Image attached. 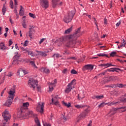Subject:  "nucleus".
<instances>
[{
	"label": "nucleus",
	"mask_w": 126,
	"mask_h": 126,
	"mask_svg": "<svg viewBox=\"0 0 126 126\" xmlns=\"http://www.w3.org/2000/svg\"><path fill=\"white\" fill-rule=\"evenodd\" d=\"M80 30H81V27L78 28L77 30H75V32L72 34L64 36L62 38V40L63 42L66 41L64 44V46H65L66 48H70V47H73V46L76 44L77 34L80 32Z\"/></svg>",
	"instance_id": "nucleus-1"
},
{
	"label": "nucleus",
	"mask_w": 126,
	"mask_h": 126,
	"mask_svg": "<svg viewBox=\"0 0 126 126\" xmlns=\"http://www.w3.org/2000/svg\"><path fill=\"white\" fill-rule=\"evenodd\" d=\"M29 107V102L23 104V109H21L20 119H28L29 117H35V115L32 110H28L27 108Z\"/></svg>",
	"instance_id": "nucleus-2"
},
{
	"label": "nucleus",
	"mask_w": 126,
	"mask_h": 126,
	"mask_svg": "<svg viewBox=\"0 0 126 126\" xmlns=\"http://www.w3.org/2000/svg\"><path fill=\"white\" fill-rule=\"evenodd\" d=\"M28 85L30 88H32L33 91H35L36 87L38 85V82L36 80L31 79L28 81Z\"/></svg>",
	"instance_id": "nucleus-3"
},
{
	"label": "nucleus",
	"mask_w": 126,
	"mask_h": 126,
	"mask_svg": "<svg viewBox=\"0 0 126 126\" xmlns=\"http://www.w3.org/2000/svg\"><path fill=\"white\" fill-rule=\"evenodd\" d=\"M89 108H90V106H87V108L84 110V112L79 116L78 118L79 120H81V119H84V118L86 117V116L88 115L89 112L91 111V109H89Z\"/></svg>",
	"instance_id": "nucleus-4"
},
{
	"label": "nucleus",
	"mask_w": 126,
	"mask_h": 126,
	"mask_svg": "<svg viewBox=\"0 0 126 126\" xmlns=\"http://www.w3.org/2000/svg\"><path fill=\"white\" fill-rule=\"evenodd\" d=\"M76 81V80L73 79L71 81V82L70 83L68 84V85L67 86V88L65 90V93H69V92L71 91L72 89H73V88H72V85Z\"/></svg>",
	"instance_id": "nucleus-5"
},
{
	"label": "nucleus",
	"mask_w": 126,
	"mask_h": 126,
	"mask_svg": "<svg viewBox=\"0 0 126 126\" xmlns=\"http://www.w3.org/2000/svg\"><path fill=\"white\" fill-rule=\"evenodd\" d=\"M94 66V65L91 64H86L83 67L82 70L83 71H85L86 70H90L91 71V70H93Z\"/></svg>",
	"instance_id": "nucleus-6"
},
{
	"label": "nucleus",
	"mask_w": 126,
	"mask_h": 126,
	"mask_svg": "<svg viewBox=\"0 0 126 126\" xmlns=\"http://www.w3.org/2000/svg\"><path fill=\"white\" fill-rule=\"evenodd\" d=\"M63 2H60V0H52V7L56 8L57 6H62Z\"/></svg>",
	"instance_id": "nucleus-7"
},
{
	"label": "nucleus",
	"mask_w": 126,
	"mask_h": 126,
	"mask_svg": "<svg viewBox=\"0 0 126 126\" xmlns=\"http://www.w3.org/2000/svg\"><path fill=\"white\" fill-rule=\"evenodd\" d=\"M8 95L7 98L9 99H14V97H15V90L13 89H11L8 92Z\"/></svg>",
	"instance_id": "nucleus-8"
},
{
	"label": "nucleus",
	"mask_w": 126,
	"mask_h": 126,
	"mask_svg": "<svg viewBox=\"0 0 126 126\" xmlns=\"http://www.w3.org/2000/svg\"><path fill=\"white\" fill-rule=\"evenodd\" d=\"M44 106H45V103L39 102L38 105L36 108L37 110L39 113H43L44 112Z\"/></svg>",
	"instance_id": "nucleus-9"
},
{
	"label": "nucleus",
	"mask_w": 126,
	"mask_h": 126,
	"mask_svg": "<svg viewBox=\"0 0 126 126\" xmlns=\"http://www.w3.org/2000/svg\"><path fill=\"white\" fill-rule=\"evenodd\" d=\"M2 116L6 123H7L8 120H10L11 117L8 111H4L2 114Z\"/></svg>",
	"instance_id": "nucleus-10"
},
{
	"label": "nucleus",
	"mask_w": 126,
	"mask_h": 126,
	"mask_svg": "<svg viewBox=\"0 0 126 126\" xmlns=\"http://www.w3.org/2000/svg\"><path fill=\"white\" fill-rule=\"evenodd\" d=\"M40 3L43 8H48V0H40Z\"/></svg>",
	"instance_id": "nucleus-11"
},
{
	"label": "nucleus",
	"mask_w": 126,
	"mask_h": 126,
	"mask_svg": "<svg viewBox=\"0 0 126 126\" xmlns=\"http://www.w3.org/2000/svg\"><path fill=\"white\" fill-rule=\"evenodd\" d=\"M73 18H72L70 16V14H69V13H68L67 16H64V17L63 18V21L65 22V23H69V22H70V21H71L72 20Z\"/></svg>",
	"instance_id": "nucleus-12"
},
{
	"label": "nucleus",
	"mask_w": 126,
	"mask_h": 126,
	"mask_svg": "<svg viewBox=\"0 0 126 126\" xmlns=\"http://www.w3.org/2000/svg\"><path fill=\"white\" fill-rule=\"evenodd\" d=\"M118 70H119L120 71H122V69L118 67H114L107 69L108 72H115V71L116 72H119Z\"/></svg>",
	"instance_id": "nucleus-13"
},
{
	"label": "nucleus",
	"mask_w": 126,
	"mask_h": 126,
	"mask_svg": "<svg viewBox=\"0 0 126 126\" xmlns=\"http://www.w3.org/2000/svg\"><path fill=\"white\" fill-rule=\"evenodd\" d=\"M112 63H102L98 65V66H101V67H104L103 69H105V68H107V67H110V66H111Z\"/></svg>",
	"instance_id": "nucleus-14"
},
{
	"label": "nucleus",
	"mask_w": 126,
	"mask_h": 126,
	"mask_svg": "<svg viewBox=\"0 0 126 126\" xmlns=\"http://www.w3.org/2000/svg\"><path fill=\"white\" fill-rule=\"evenodd\" d=\"M12 102H13V99L12 98H9L7 97V100L5 103L6 106H7V107H9L11 104H12Z\"/></svg>",
	"instance_id": "nucleus-15"
},
{
	"label": "nucleus",
	"mask_w": 126,
	"mask_h": 126,
	"mask_svg": "<svg viewBox=\"0 0 126 126\" xmlns=\"http://www.w3.org/2000/svg\"><path fill=\"white\" fill-rule=\"evenodd\" d=\"M0 49L2 51H4V50H7V47L5 46L4 42H1L0 43Z\"/></svg>",
	"instance_id": "nucleus-16"
},
{
	"label": "nucleus",
	"mask_w": 126,
	"mask_h": 126,
	"mask_svg": "<svg viewBox=\"0 0 126 126\" xmlns=\"http://www.w3.org/2000/svg\"><path fill=\"white\" fill-rule=\"evenodd\" d=\"M48 85H49L48 92H52L54 90V87H55V86H53V84H50V82L48 83Z\"/></svg>",
	"instance_id": "nucleus-17"
},
{
	"label": "nucleus",
	"mask_w": 126,
	"mask_h": 126,
	"mask_svg": "<svg viewBox=\"0 0 126 126\" xmlns=\"http://www.w3.org/2000/svg\"><path fill=\"white\" fill-rule=\"evenodd\" d=\"M116 87H119V88H123L124 87V85L123 84H114L113 85V87H111V88H115Z\"/></svg>",
	"instance_id": "nucleus-18"
},
{
	"label": "nucleus",
	"mask_w": 126,
	"mask_h": 126,
	"mask_svg": "<svg viewBox=\"0 0 126 126\" xmlns=\"http://www.w3.org/2000/svg\"><path fill=\"white\" fill-rule=\"evenodd\" d=\"M63 104L65 107H67V108H70V107H71V103L70 102L67 103V102H64V101H63Z\"/></svg>",
	"instance_id": "nucleus-19"
},
{
	"label": "nucleus",
	"mask_w": 126,
	"mask_h": 126,
	"mask_svg": "<svg viewBox=\"0 0 126 126\" xmlns=\"http://www.w3.org/2000/svg\"><path fill=\"white\" fill-rule=\"evenodd\" d=\"M75 108L77 109H83V108H85V107H88L87 105H75Z\"/></svg>",
	"instance_id": "nucleus-20"
},
{
	"label": "nucleus",
	"mask_w": 126,
	"mask_h": 126,
	"mask_svg": "<svg viewBox=\"0 0 126 126\" xmlns=\"http://www.w3.org/2000/svg\"><path fill=\"white\" fill-rule=\"evenodd\" d=\"M52 102L53 103V104L55 105V106H57V107H61V104H60V102H59V101L54 102V98H52Z\"/></svg>",
	"instance_id": "nucleus-21"
},
{
	"label": "nucleus",
	"mask_w": 126,
	"mask_h": 126,
	"mask_svg": "<svg viewBox=\"0 0 126 126\" xmlns=\"http://www.w3.org/2000/svg\"><path fill=\"white\" fill-rule=\"evenodd\" d=\"M20 57V55L18 54V52L15 53V56L13 57L14 60H18Z\"/></svg>",
	"instance_id": "nucleus-22"
},
{
	"label": "nucleus",
	"mask_w": 126,
	"mask_h": 126,
	"mask_svg": "<svg viewBox=\"0 0 126 126\" xmlns=\"http://www.w3.org/2000/svg\"><path fill=\"white\" fill-rule=\"evenodd\" d=\"M106 78H107V79L104 80V83H108V82H111V81H112L111 76L107 77Z\"/></svg>",
	"instance_id": "nucleus-23"
},
{
	"label": "nucleus",
	"mask_w": 126,
	"mask_h": 126,
	"mask_svg": "<svg viewBox=\"0 0 126 126\" xmlns=\"http://www.w3.org/2000/svg\"><path fill=\"white\" fill-rule=\"evenodd\" d=\"M98 57H106V58H109L108 55L104 53H99L96 55Z\"/></svg>",
	"instance_id": "nucleus-24"
},
{
	"label": "nucleus",
	"mask_w": 126,
	"mask_h": 126,
	"mask_svg": "<svg viewBox=\"0 0 126 126\" xmlns=\"http://www.w3.org/2000/svg\"><path fill=\"white\" fill-rule=\"evenodd\" d=\"M120 101L124 103L126 102V94L120 98Z\"/></svg>",
	"instance_id": "nucleus-25"
},
{
	"label": "nucleus",
	"mask_w": 126,
	"mask_h": 126,
	"mask_svg": "<svg viewBox=\"0 0 126 126\" xmlns=\"http://www.w3.org/2000/svg\"><path fill=\"white\" fill-rule=\"evenodd\" d=\"M72 31V26H71L70 28L68 29L66 31H65V34H69Z\"/></svg>",
	"instance_id": "nucleus-26"
},
{
	"label": "nucleus",
	"mask_w": 126,
	"mask_h": 126,
	"mask_svg": "<svg viewBox=\"0 0 126 126\" xmlns=\"http://www.w3.org/2000/svg\"><path fill=\"white\" fill-rule=\"evenodd\" d=\"M34 121L37 126H41V124H40V121H39V119H38V118L35 117V118L34 119Z\"/></svg>",
	"instance_id": "nucleus-27"
},
{
	"label": "nucleus",
	"mask_w": 126,
	"mask_h": 126,
	"mask_svg": "<svg viewBox=\"0 0 126 126\" xmlns=\"http://www.w3.org/2000/svg\"><path fill=\"white\" fill-rule=\"evenodd\" d=\"M2 12L3 15H4V14H5V13L6 12V7H5V4H3V6L2 9Z\"/></svg>",
	"instance_id": "nucleus-28"
},
{
	"label": "nucleus",
	"mask_w": 126,
	"mask_h": 126,
	"mask_svg": "<svg viewBox=\"0 0 126 126\" xmlns=\"http://www.w3.org/2000/svg\"><path fill=\"white\" fill-rule=\"evenodd\" d=\"M111 81H116V80H118V77L117 76H111Z\"/></svg>",
	"instance_id": "nucleus-29"
},
{
	"label": "nucleus",
	"mask_w": 126,
	"mask_h": 126,
	"mask_svg": "<svg viewBox=\"0 0 126 126\" xmlns=\"http://www.w3.org/2000/svg\"><path fill=\"white\" fill-rule=\"evenodd\" d=\"M38 55H40V56H42V57H46L47 56V54L46 52H39Z\"/></svg>",
	"instance_id": "nucleus-30"
},
{
	"label": "nucleus",
	"mask_w": 126,
	"mask_h": 126,
	"mask_svg": "<svg viewBox=\"0 0 126 126\" xmlns=\"http://www.w3.org/2000/svg\"><path fill=\"white\" fill-rule=\"evenodd\" d=\"M69 14H70L72 18H73L74 15H75V10H72L71 13H69Z\"/></svg>",
	"instance_id": "nucleus-31"
},
{
	"label": "nucleus",
	"mask_w": 126,
	"mask_h": 126,
	"mask_svg": "<svg viewBox=\"0 0 126 126\" xmlns=\"http://www.w3.org/2000/svg\"><path fill=\"white\" fill-rule=\"evenodd\" d=\"M19 63V61H18V60L14 59L13 61V64H14L15 65L16 64H18Z\"/></svg>",
	"instance_id": "nucleus-32"
},
{
	"label": "nucleus",
	"mask_w": 126,
	"mask_h": 126,
	"mask_svg": "<svg viewBox=\"0 0 126 126\" xmlns=\"http://www.w3.org/2000/svg\"><path fill=\"white\" fill-rule=\"evenodd\" d=\"M30 64H31V65H32V66H33V67H34V68H37V66H36V64H35V63H34V62L33 61H31L30 62Z\"/></svg>",
	"instance_id": "nucleus-33"
},
{
	"label": "nucleus",
	"mask_w": 126,
	"mask_h": 126,
	"mask_svg": "<svg viewBox=\"0 0 126 126\" xmlns=\"http://www.w3.org/2000/svg\"><path fill=\"white\" fill-rule=\"evenodd\" d=\"M22 52H24V53H28V54L30 53V50L28 49L22 48Z\"/></svg>",
	"instance_id": "nucleus-34"
},
{
	"label": "nucleus",
	"mask_w": 126,
	"mask_h": 126,
	"mask_svg": "<svg viewBox=\"0 0 126 126\" xmlns=\"http://www.w3.org/2000/svg\"><path fill=\"white\" fill-rule=\"evenodd\" d=\"M116 55H117V52H115V51H112V52L110 54V57H115V56H116Z\"/></svg>",
	"instance_id": "nucleus-35"
},
{
	"label": "nucleus",
	"mask_w": 126,
	"mask_h": 126,
	"mask_svg": "<svg viewBox=\"0 0 126 126\" xmlns=\"http://www.w3.org/2000/svg\"><path fill=\"white\" fill-rule=\"evenodd\" d=\"M96 98L97 100H100V99H103L104 98V95H96Z\"/></svg>",
	"instance_id": "nucleus-36"
},
{
	"label": "nucleus",
	"mask_w": 126,
	"mask_h": 126,
	"mask_svg": "<svg viewBox=\"0 0 126 126\" xmlns=\"http://www.w3.org/2000/svg\"><path fill=\"white\" fill-rule=\"evenodd\" d=\"M107 104L108 103H105V102H102L101 103L100 105H98V107L99 108H102L103 107H104V106H105V105H107Z\"/></svg>",
	"instance_id": "nucleus-37"
},
{
	"label": "nucleus",
	"mask_w": 126,
	"mask_h": 126,
	"mask_svg": "<svg viewBox=\"0 0 126 126\" xmlns=\"http://www.w3.org/2000/svg\"><path fill=\"white\" fill-rule=\"evenodd\" d=\"M63 40H62V38L61 39H57L55 41H54V43H60V44H63Z\"/></svg>",
	"instance_id": "nucleus-38"
},
{
	"label": "nucleus",
	"mask_w": 126,
	"mask_h": 126,
	"mask_svg": "<svg viewBox=\"0 0 126 126\" xmlns=\"http://www.w3.org/2000/svg\"><path fill=\"white\" fill-rule=\"evenodd\" d=\"M71 74H77V71L75 69H73L71 70Z\"/></svg>",
	"instance_id": "nucleus-39"
},
{
	"label": "nucleus",
	"mask_w": 126,
	"mask_h": 126,
	"mask_svg": "<svg viewBox=\"0 0 126 126\" xmlns=\"http://www.w3.org/2000/svg\"><path fill=\"white\" fill-rule=\"evenodd\" d=\"M12 75H13V73H12L11 72H9L8 74L6 75V76H7L8 77H11Z\"/></svg>",
	"instance_id": "nucleus-40"
},
{
	"label": "nucleus",
	"mask_w": 126,
	"mask_h": 126,
	"mask_svg": "<svg viewBox=\"0 0 126 126\" xmlns=\"http://www.w3.org/2000/svg\"><path fill=\"white\" fill-rule=\"evenodd\" d=\"M29 15H30V17H32V18H36V16L32 13H29Z\"/></svg>",
	"instance_id": "nucleus-41"
},
{
	"label": "nucleus",
	"mask_w": 126,
	"mask_h": 126,
	"mask_svg": "<svg viewBox=\"0 0 126 126\" xmlns=\"http://www.w3.org/2000/svg\"><path fill=\"white\" fill-rule=\"evenodd\" d=\"M19 15H20V16H23V15H24V12H23V10H20Z\"/></svg>",
	"instance_id": "nucleus-42"
},
{
	"label": "nucleus",
	"mask_w": 126,
	"mask_h": 126,
	"mask_svg": "<svg viewBox=\"0 0 126 126\" xmlns=\"http://www.w3.org/2000/svg\"><path fill=\"white\" fill-rule=\"evenodd\" d=\"M58 80H57V79H55L54 81L53 82H50V84H53V85L55 86V84H57V82Z\"/></svg>",
	"instance_id": "nucleus-43"
},
{
	"label": "nucleus",
	"mask_w": 126,
	"mask_h": 126,
	"mask_svg": "<svg viewBox=\"0 0 126 126\" xmlns=\"http://www.w3.org/2000/svg\"><path fill=\"white\" fill-rule=\"evenodd\" d=\"M46 70H47V69L44 67H42L40 69V71H41V72H47V71Z\"/></svg>",
	"instance_id": "nucleus-44"
},
{
	"label": "nucleus",
	"mask_w": 126,
	"mask_h": 126,
	"mask_svg": "<svg viewBox=\"0 0 126 126\" xmlns=\"http://www.w3.org/2000/svg\"><path fill=\"white\" fill-rule=\"evenodd\" d=\"M10 5L11 8L13 9V1H12V0L10 1Z\"/></svg>",
	"instance_id": "nucleus-45"
},
{
	"label": "nucleus",
	"mask_w": 126,
	"mask_h": 126,
	"mask_svg": "<svg viewBox=\"0 0 126 126\" xmlns=\"http://www.w3.org/2000/svg\"><path fill=\"white\" fill-rule=\"evenodd\" d=\"M32 35H33V34L32 33V32L31 31H30V32H29V37L31 38V39H32V37H33V36H32Z\"/></svg>",
	"instance_id": "nucleus-46"
},
{
	"label": "nucleus",
	"mask_w": 126,
	"mask_h": 126,
	"mask_svg": "<svg viewBox=\"0 0 126 126\" xmlns=\"http://www.w3.org/2000/svg\"><path fill=\"white\" fill-rule=\"evenodd\" d=\"M122 44L120 45L121 48H122V47H126V42H122Z\"/></svg>",
	"instance_id": "nucleus-47"
},
{
	"label": "nucleus",
	"mask_w": 126,
	"mask_h": 126,
	"mask_svg": "<svg viewBox=\"0 0 126 126\" xmlns=\"http://www.w3.org/2000/svg\"><path fill=\"white\" fill-rule=\"evenodd\" d=\"M107 72H108V70H105L104 72H102L101 73H100V74H102V75H105V74H106V73H107Z\"/></svg>",
	"instance_id": "nucleus-48"
},
{
	"label": "nucleus",
	"mask_w": 126,
	"mask_h": 126,
	"mask_svg": "<svg viewBox=\"0 0 126 126\" xmlns=\"http://www.w3.org/2000/svg\"><path fill=\"white\" fill-rule=\"evenodd\" d=\"M63 73H64V74H66V72H67V68H65L63 71Z\"/></svg>",
	"instance_id": "nucleus-49"
},
{
	"label": "nucleus",
	"mask_w": 126,
	"mask_h": 126,
	"mask_svg": "<svg viewBox=\"0 0 126 126\" xmlns=\"http://www.w3.org/2000/svg\"><path fill=\"white\" fill-rule=\"evenodd\" d=\"M27 45H28V40H26L24 44V47H27Z\"/></svg>",
	"instance_id": "nucleus-50"
},
{
	"label": "nucleus",
	"mask_w": 126,
	"mask_h": 126,
	"mask_svg": "<svg viewBox=\"0 0 126 126\" xmlns=\"http://www.w3.org/2000/svg\"><path fill=\"white\" fill-rule=\"evenodd\" d=\"M30 53H28V55H30L31 57H34V53H33V51H30Z\"/></svg>",
	"instance_id": "nucleus-51"
},
{
	"label": "nucleus",
	"mask_w": 126,
	"mask_h": 126,
	"mask_svg": "<svg viewBox=\"0 0 126 126\" xmlns=\"http://www.w3.org/2000/svg\"><path fill=\"white\" fill-rule=\"evenodd\" d=\"M54 57H56L57 59H59V58H60V57H62L61 56H60V54H55L54 55Z\"/></svg>",
	"instance_id": "nucleus-52"
},
{
	"label": "nucleus",
	"mask_w": 126,
	"mask_h": 126,
	"mask_svg": "<svg viewBox=\"0 0 126 126\" xmlns=\"http://www.w3.org/2000/svg\"><path fill=\"white\" fill-rule=\"evenodd\" d=\"M45 40H46V38H42L41 39L40 41L39 42V44H42V43H43V42H44V41H45Z\"/></svg>",
	"instance_id": "nucleus-53"
},
{
	"label": "nucleus",
	"mask_w": 126,
	"mask_h": 126,
	"mask_svg": "<svg viewBox=\"0 0 126 126\" xmlns=\"http://www.w3.org/2000/svg\"><path fill=\"white\" fill-rule=\"evenodd\" d=\"M119 104V102H112L111 103V105H118Z\"/></svg>",
	"instance_id": "nucleus-54"
},
{
	"label": "nucleus",
	"mask_w": 126,
	"mask_h": 126,
	"mask_svg": "<svg viewBox=\"0 0 126 126\" xmlns=\"http://www.w3.org/2000/svg\"><path fill=\"white\" fill-rule=\"evenodd\" d=\"M63 55H65V54L66 55H69L70 53L69 52H67V51L65 50L64 51V52L63 53Z\"/></svg>",
	"instance_id": "nucleus-55"
},
{
	"label": "nucleus",
	"mask_w": 126,
	"mask_h": 126,
	"mask_svg": "<svg viewBox=\"0 0 126 126\" xmlns=\"http://www.w3.org/2000/svg\"><path fill=\"white\" fill-rule=\"evenodd\" d=\"M121 21H119V22H118L116 24V27H119V26H120V25H121Z\"/></svg>",
	"instance_id": "nucleus-56"
},
{
	"label": "nucleus",
	"mask_w": 126,
	"mask_h": 126,
	"mask_svg": "<svg viewBox=\"0 0 126 126\" xmlns=\"http://www.w3.org/2000/svg\"><path fill=\"white\" fill-rule=\"evenodd\" d=\"M63 120L64 122H66V121H67V118H66L65 116H64V115H63Z\"/></svg>",
	"instance_id": "nucleus-57"
},
{
	"label": "nucleus",
	"mask_w": 126,
	"mask_h": 126,
	"mask_svg": "<svg viewBox=\"0 0 126 126\" xmlns=\"http://www.w3.org/2000/svg\"><path fill=\"white\" fill-rule=\"evenodd\" d=\"M117 108H113L111 110V112H116L117 111Z\"/></svg>",
	"instance_id": "nucleus-58"
},
{
	"label": "nucleus",
	"mask_w": 126,
	"mask_h": 126,
	"mask_svg": "<svg viewBox=\"0 0 126 126\" xmlns=\"http://www.w3.org/2000/svg\"><path fill=\"white\" fill-rule=\"evenodd\" d=\"M84 98V97L79 96V94H78V100H82Z\"/></svg>",
	"instance_id": "nucleus-59"
},
{
	"label": "nucleus",
	"mask_w": 126,
	"mask_h": 126,
	"mask_svg": "<svg viewBox=\"0 0 126 126\" xmlns=\"http://www.w3.org/2000/svg\"><path fill=\"white\" fill-rule=\"evenodd\" d=\"M13 42H12V40L11 39H10L9 40V46H10V45L13 44Z\"/></svg>",
	"instance_id": "nucleus-60"
},
{
	"label": "nucleus",
	"mask_w": 126,
	"mask_h": 126,
	"mask_svg": "<svg viewBox=\"0 0 126 126\" xmlns=\"http://www.w3.org/2000/svg\"><path fill=\"white\" fill-rule=\"evenodd\" d=\"M24 28H27L26 23L22 24Z\"/></svg>",
	"instance_id": "nucleus-61"
},
{
	"label": "nucleus",
	"mask_w": 126,
	"mask_h": 126,
	"mask_svg": "<svg viewBox=\"0 0 126 126\" xmlns=\"http://www.w3.org/2000/svg\"><path fill=\"white\" fill-rule=\"evenodd\" d=\"M43 124L44 126H48V124L47 123V122L43 121Z\"/></svg>",
	"instance_id": "nucleus-62"
},
{
	"label": "nucleus",
	"mask_w": 126,
	"mask_h": 126,
	"mask_svg": "<svg viewBox=\"0 0 126 126\" xmlns=\"http://www.w3.org/2000/svg\"><path fill=\"white\" fill-rule=\"evenodd\" d=\"M22 71L24 72V74H27V73H28V72L25 70H23Z\"/></svg>",
	"instance_id": "nucleus-63"
},
{
	"label": "nucleus",
	"mask_w": 126,
	"mask_h": 126,
	"mask_svg": "<svg viewBox=\"0 0 126 126\" xmlns=\"http://www.w3.org/2000/svg\"><path fill=\"white\" fill-rule=\"evenodd\" d=\"M9 21H10L11 24H13V22L12 21V19H11V17H10Z\"/></svg>",
	"instance_id": "nucleus-64"
}]
</instances>
